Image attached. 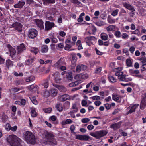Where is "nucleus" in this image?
<instances>
[{"label": "nucleus", "instance_id": "obj_1", "mask_svg": "<svg viewBox=\"0 0 146 146\" xmlns=\"http://www.w3.org/2000/svg\"><path fill=\"white\" fill-rule=\"evenodd\" d=\"M6 140L11 146H22L23 143L19 138L13 134L7 136Z\"/></svg>", "mask_w": 146, "mask_h": 146}, {"label": "nucleus", "instance_id": "obj_2", "mask_svg": "<svg viewBox=\"0 0 146 146\" xmlns=\"http://www.w3.org/2000/svg\"><path fill=\"white\" fill-rule=\"evenodd\" d=\"M44 134L45 141L46 142H49L50 144L53 145H56V141L54 139L53 135L52 133L45 131Z\"/></svg>", "mask_w": 146, "mask_h": 146}, {"label": "nucleus", "instance_id": "obj_3", "mask_svg": "<svg viewBox=\"0 0 146 146\" xmlns=\"http://www.w3.org/2000/svg\"><path fill=\"white\" fill-rule=\"evenodd\" d=\"M25 139L28 143L34 144L36 141L35 136L30 131H27L25 132Z\"/></svg>", "mask_w": 146, "mask_h": 146}, {"label": "nucleus", "instance_id": "obj_4", "mask_svg": "<svg viewBox=\"0 0 146 146\" xmlns=\"http://www.w3.org/2000/svg\"><path fill=\"white\" fill-rule=\"evenodd\" d=\"M11 27L14 28L19 32H21L22 31V25L21 24L17 22H15L12 24Z\"/></svg>", "mask_w": 146, "mask_h": 146}, {"label": "nucleus", "instance_id": "obj_5", "mask_svg": "<svg viewBox=\"0 0 146 146\" xmlns=\"http://www.w3.org/2000/svg\"><path fill=\"white\" fill-rule=\"evenodd\" d=\"M139 106V104H135L133 105H131L127 109V110L128 111L127 113V114L128 115L131 114L132 113L135 112V109L138 107Z\"/></svg>", "mask_w": 146, "mask_h": 146}, {"label": "nucleus", "instance_id": "obj_6", "mask_svg": "<svg viewBox=\"0 0 146 146\" xmlns=\"http://www.w3.org/2000/svg\"><path fill=\"white\" fill-rule=\"evenodd\" d=\"M66 46L64 47L65 50L68 51H72L74 50L73 49H71L73 45H74V44L73 42H71L70 40L67 39L66 41Z\"/></svg>", "mask_w": 146, "mask_h": 146}, {"label": "nucleus", "instance_id": "obj_7", "mask_svg": "<svg viewBox=\"0 0 146 146\" xmlns=\"http://www.w3.org/2000/svg\"><path fill=\"white\" fill-rule=\"evenodd\" d=\"M29 36H37L38 35L37 31L35 29L31 28L28 31Z\"/></svg>", "mask_w": 146, "mask_h": 146}, {"label": "nucleus", "instance_id": "obj_8", "mask_svg": "<svg viewBox=\"0 0 146 146\" xmlns=\"http://www.w3.org/2000/svg\"><path fill=\"white\" fill-rule=\"evenodd\" d=\"M35 22L36 23L37 26L40 29H43L44 28L43 22L42 20L36 19L35 20Z\"/></svg>", "mask_w": 146, "mask_h": 146}, {"label": "nucleus", "instance_id": "obj_9", "mask_svg": "<svg viewBox=\"0 0 146 146\" xmlns=\"http://www.w3.org/2000/svg\"><path fill=\"white\" fill-rule=\"evenodd\" d=\"M45 30L48 31L50 30L52 27H54L55 24L53 22L46 21L45 23Z\"/></svg>", "mask_w": 146, "mask_h": 146}, {"label": "nucleus", "instance_id": "obj_10", "mask_svg": "<svg viewBox=\"0 0 146 146\" xmlns=\"http://www.w3.org/2000/svg\"><path fill=\"white\" fill-rule=\"evenodd\" d=\"M89 75L87 74H79L76 75L75 77V79L77 80H79L81 79H87L89 77Z\"/></svg>", "mask_w": 146, "mask_h": 146}, {"label": "nucleus", "instance_id": "obj_11", "mask_svg": "<svg viewBox=\"0 0 146 146\" xmlns=\"http://www.w3.org/2000/svg\"><path fill=\"white\" fill-rule=\"evenodd\" d=\"M86 66L83 64L78 65L76 68V71L77 72H80L82 70H84L87 69Z\"/></svg>", "mask_w": 146, "mask_h": 146}, {"label": "nucleus", "instance_id": "obj_12", "mask_svg": "<svg viewBox=\"0 0 146 146\" xmlns=\"http://www.w3.org/2000/svg\"><path fill=\"white\" fill-rule=\"evenodd\" d=\"M129 72L131 75L137 77H139L141 76V75H137L139 73V71L138 70H134L130 69L129 70Z\"/></svg>", "mask_w": 146, "mask_h": 146}, {"label": "nucleus", "instance_id": "obj_13", "mask_svg": "<svg viewBox=\"0 0 146 146\" xmlns=\"http://www.w3.org/2000/svg\"><path fill=\"white\" fill-rule=\"evenodd\" d=\"M123 72L117 73L115 74V75L118 76V79L120 81H125V76H126L123 74Z\"/></svg>", "mask_w": 146, "mask_h": 146}, {"label": "nucleus", "instance_id": "obj_14", "mask_svg": "<svg viewBox=\"0 0 146 146\" xmlns=\"http://www.w3.org/2000/svg\"><path fill=\"white\" fill-rule=\"evenodd\" d=\"M6 46L9 49L11 56L13 57L14 56H15V54L16 53L15 50L14 48H13L10 44H7Z\"/></svg>", "mask_w": 146, "mask_h": 146}, {"label": "nucleus", "instance_id": "obj_15", "mask_svg": "<svg viewBox=\"0 0 146 146\" xmlns=\"http://www.w3.org/2000/svg\"><path fill=\"white\" fill-rule=\"evenodd\" d=\"M52 75L54 77V79L56 83H59L61 80V78H59V74L58 72H56L53 74Z\"/></svg>", "mask_w": 146, "mask_h": 146}, {"label": "nucleus", "instance_id": "obj_16", "mask_svg": "<svg viewBox=\"0 0 146 146\" xmlns=\"http://www.w3.org/2000/svg\"><path fill=\"white\" fill-rule=\"evenodd\" d=\"M107 133L106 130H100L97 131L98 139L104 136Z\"/></svg>", "mask_w": 146, "mask_h": 146}, {"label": "nucleus", "instance_id": "obj_17", "mask_svg": "<svg viewBox=\"0 0 146 146\" xmlns=\"http://www.w3.org/2000/svg\"><path fill=\"white\" fill-rule=\"evenodd\" d=\"M112 98L113 100L117 102H121V97L113 93L112 94Z\"/></svg>", "mask_w": 146, "mask_h": 146}, {"label": "nucleus", "instance_id": "obj_18", "mask_svg": "<svg viewBox=\"0 0 146 146\" xmlns=\"http://www.w3.org/2000/svg\"><path fill=\"white\" fill-rule=\"evenodd\" d=\"M122 5L124 7L129 10H134V7L129 4H128L126 2H123Z\"/></svg>", "mask_w": 146, "mask_h": 146}, {"label": "nucleus", "instance_id": "obj_19", "mask_svg": "<svg viewBox=\"0 0 146 146\" xmlns=\"http://www.w3.org/2000/svg\"><path fill=\"white\" fill-rule=\"evenodd\" d=\"M25 4V2L23 0L19 1L18 3L15 4L14 7L15 8H22Z\"/></svg>", "mask_w": 146, "mask_h": 146}, {"label": "nucleus", "instance_id": "obj_20", "mask_svg": "<svg viewBox=\"0 0 146 146\" xmlns=\"http://www.w3.org/2000/svg\"><path fill=\"white\" fill-rule=\"evenodd\" d=\"M35 58L34 57L29 58L28 60H26L25 62V64L26 65H31L33 62L35 60Z\"/></svg>", "mask_w": 146, "mask_h": 146}, {"label": "nucleus", "instance_id": "obj_21", "mask_svg": "<svg viewBox=\"0 0 146 146\" xmlns=\"http://www.w3.org/2000/svg\"><path fill=\"white\" fill-rule=\"evenodd\" d=\"M26 48L24 44H21L18 46L17 52L18 53H21Z\"/></svg>", "mask_w": 146, "mask_h": 146}, {"label": "nucleus", "instance_id": "obj_22", "mask_svg": "<svg viewBox=\"0 0 146 146\" xmlns=\"http://www.w3.org/2000/svg\"><path fill=\"white\" fill-rule=\"evenodd\" d=\"M59 98L60 100L62 101H64L70 98L69 96L67 94H64L60 96Z\"/></svg>", "mask_w": 146, "mask_h": 146}, {"label": "nucleus", "instance_id": "obj_23", "mask_svg": "<svg viewBox=\"0 0 146 146\" xmlns=\"http://www.w3.org/2000/svg\"><path fill=\"white\" fill-rule=\"evenodd\" d=\"M50 94L53 97L56 96L58 93V91L56 89L52 88L50 90Z\"/></svg>", "mask_w": 146, "mask_h": 146}, {"label": "nucleus", "instance_id": "obj_24", "mask_svg": "<svg viewBox=\"0 0 146 146\" xmlns=\"http://www.w3.org/2000/svg\"><path fill=\"white\" fill-rule=\"evenodd\" d=\"M78 109L75 104H72V106L71 108V111L74 113H76L78 111Z\"/></svg>", "mask_w": 146, "mask_h": 146}, {"label": "nucleus", "instance_id": "obj_25", "mask_svg": "<svg viewBox=\"0 0 146 146\" xmlns=\"http://www.w3.org/2000/svg\"><path fill=\"white\" fill-rule=\"evenodd\" d=\"M48 50V46L46 45H43L41 47V52L42 53H46Z\"/></svg>", "mask_w": 146, "mask_h": 146}, {"label": "nucleus", "instance_id": "obj_26", "mask_svg": "<svg viewBox=\"0 0 146 146\" xmlns=\"http://www.w3.org/2000/svg\"><path fill=\"white\" fill-rule=\"evenodd\" d=\"M120 125L121 124L119 123H115L111 125L110 128L113 129L114 130H116L119 127Z\"/></svg>", "mask_w": 146, "mask_h": 146}, {"label": "nucleus", "instance_id": "obj_27", "mask_svg": "<svg viewBox=\"0 0 146 146\" xmlns=\"http://www.w3.org/2000/svg\"><path fill=\"white\" fill-rule=\"evenodd\" d=\"M31 113V116L32 117H35L37 115V114L36 111V110L34 108H32Z\"/></svg>", "mask_w": 146, "mask_h": 146}, {"label": "nucleus", "instance_id": "obj_28", "mask_svg": "<svg viewBox=\"0 0 146 146\" xmlns=\"http://www.w3.org/2000/svg\"><path fill=\"white\" fill-rule=\"evenodd\" d=\"M82 82L81 80H77L75 82H72L69 84V86L71 87H73L76 85H77L78 84L81 83Z\"/></svg>", "mask_w": 146, "mask_h": 146}, {"label": "nucleus", "instance_id": "obj_29", "mask_svg": "<svg viewBox=\"0 0 146 146\" xmlns=\"http://www.w3.org/2000/svg\"><path fill=\"white\" fill-rule=\"evenodd\" d=\"M106 29L107 31H114L115 29V26L113 25H110L108 26L106 28Z\"/></svg>", "mask_w": 146, "mask_h": 146}, {"label": "nucleus", "instance_id": "obj_30", "mask_svg": "<svg viewBox=\"0 0 146 146\" xmlns=\"http://www.w3.org/2000/svg\"><path fill=\"white\" fill-rule=\"evenodd\" d=\"M28 89L30 90H32L33 91H36L38 90V88L37 86H34L33 85H32L28 86Z\"/></svg>", "mask_w": 146, "mask_h": 146}, {"label": "nucleus", "instance_id": "obj_31", "mask_svg": "<svg viewBox=\"0 0 146 146\" xmlns=\"http://www.w3.org/2000/svg\"><path fill=\"white\" fill-rule=\"evenodd\" d=\"M6 66L8 68L10 67L13 66V63L11 60H7L6 61Z\"/></svg>", "mask_w": 146, "mask_h": 146}, {"label": "nucleus", "instance_id": "obj_32", "mask_svg": "<svg viewBox=\"0 0 146 146\" xmlns=\"http://www.w3.org/2000/svg\"><path fill=\"white\" fill-rule=\"evenodd\" d=\"M146 106V101L142 100L140 106V108L141 110H143Z\"/></svg>", "mask_w": 146, "mask_h": 146}, {"label": "nucleus", "instance_id": "obj_33", "mask_svg": "<svg viewBox=\"0 0 146 146\" xmlns=\"http://www.w3.org/2000/svg\"><path fill=\"white\" fill-rule=\"evenodd\" d=\"M126 62V64L128 67H131L132 66V60L130 59H127Z\"/></svg>", "mask_w": 146, "mask_h": 146}, {"label": "nucleus", "instance_id": "obj_34", "mask_svg": "<svg viewBox=\"0 0 146 146\" xmlns=\"http://www.w3.org/2000/svg\"><path fill=\"white\" fill-rule=\"evenodd\" d=\"M49 80L46 79L43 81L42 85L44 86L45 88H47L49 86Z\"/></svg>", "mask_w": 146, "mask_h": 146}, {"label": "nucleus", "instance_id": "obj_35", "mask_svg": "<svg viewBox=\"0 0 146 146\" xmlns=\"http://www.w3.org/2000/svg\"><path fill=\"white\" fill-rule=\"evenodd\" d=\"M56 107L58 111H62L63 107L62 105L60 103L58 104L56 106Z\"/></svg>", "mask_w": 146, "mask_h": 146}, {"label": "nucleus", "instance_id": "obj_36", "mask_svg": "<svg viewBox=\"0 0 146 146\" xmlns=\"http://www.w3.org/2000/svg\"><path fill=\"white\" fill-rule=\"evenodd\" d=\"M30 98V99L31 100V101L32 103L35 105H37L38 104V101L36 100L35 97V96H33L31 98V97H29Z\"/></svg>", "mask_w": 146, "mask_h": 146}, {"label": "nucleus", "instance_id": "obj_37", "mask_svg": "<svg viewBox=\"0 0 146 146\" xmlns=\"http://www.w3.org/2000/svg\"><path fill=\"white\" fill-rule=\"evenodd\" d=\"M31 52H33L36 54L38 52L39 49L37 48L32 47L31 48Z\"/></svg>", "mask_w": 146, "mask_h": 146}, {"label": "nucleus", "instance_id": "obj_38", "mask_svg": "<svg viewBox=\"0 0 146 146\" xmlns=\"http://www.w3.org/2000/svg\"><path fill=\"white\" fill-rule=\"evenodd\" d=\"M35 79V78L33 76H31L26 78L25 80L26 82H29L33 81Z\"/></svg>", "mask_w": 146, "mask_h": 146}, {"label": "nucleus", "instance_id": "obj_39", "mask_svg": "<svg viewBox=\"0 0 146 146\" xmlns=\"http://www.w3.org/2000/svg\"><path fill=\"white\" fill-rule=\"evenodd\" d=\"M60 65H65L66 64L65 61L62 58H60L58 61Z\"/></svg>", "mask_w": 146, "mask_h": 146}, {"label": "nucleus", "instance_id": "obj_40", "mask_svg": "<svg viewBox=\"0 0 146 146\" xmlns=\"http://www.w3.org/2000/svg\"><path fill=\"white\" fill-rule=\"evenodd\" d=\"M132 34L136 35L138 36H140L141 35V33L139 30L138 29H136L134 31L132 32Z\"/></svg>", "mask_w": 146, "mask_h": 146}, {"label": "nucleus", "instance_id": "obj_41", "mask_svg": "<svg viewBox=\"0 0 146 146\" xmlns=\"http://www.w3.org/2000/svg\"><path fill=\"white\" fill-rule=\"evenodd\" d=\"M109 80L111 82H115L117 81V79L113 76H109Z\"/></svg>", "mask_w": 146, "mask_h": 146}, {"label": "nucleus", "instance_id": "obj_42", "mask_svg": "<svg viewBox=\"0 0 146 146\" xmlns=\"http://www.w3.org/2000/svg\"><path fill=\"white\" fill-rule=\"evenodd\" d=\"M123 70V68L122 67H118L116 68H115L114 69V71L115 72V74L117 73H119L120 72H121V71H122Z\"/></svg>", "mask_w": 146, "mask_h": 146}, {"label": "nucleus", "instance_id": "obj_43", "mask_svg": "<svg viewBox=\"0 0 146 146\" xmlns=\"http://www.w3.org/2000/svg\"><path fill=\"white\" fill-rule=\"evenodd\" d=\"M76 65V62H71V64L69 66V68L71 69H73L75 68Z\"/></svg>", "mask_w": 146, "mask_h": 146}, {"label": "nucleus", "instance_id": "obj_44", "mask_svg": "<svg viewBox=\"0 0 146 146\" xmlns=\"http://www.w3.org/2000/svg\"><path fill=\"white\" fill-rule=\"evenodd\" d=\"M126 11L124 9L122 8L121 9L119 13V14L120 15H126Z\"/></svg>", "mask_w": 146, "mask_h": 146}, {"label": "nucleus", "instance_id": "obj_45", "mask_svg": "<svg viewBox=\"0 0 146 146\" xmlns=\"http://www.w3.org/2000/svg\"><path fill=\"white\" fill-rule=\"evenodd\" d=\"M52 110V108H48L46 109H44V111L46 113H50Z\"/></svg>", "mask_w": 146, "mask_h": 146}, {"label": "nucleus", "instance_id": "obj_46", "mask_svg": "<svg viewBox=\"0 0 146 146\" xmlns=\"http://www.w3.org/2000/svg\"><path fill=\"white\" fill-rule=\"evenodd\" d=\"M90 139V137L86 135H82V140L88 141Z\"/></svg>", "mask_w": 146, "mask_h": 146}, {"label": "nucleus", "instance_id": "obj_47", "mask_svg": "<svg viewBox=\"0 0 146 146\" xmlns=\"http://www.w3.org/2000/svg\"><path fill=\"white\" fill-rule=\"evenodd\" d=\"M90 121V119L88 118H84L81 119V121L83 123H87Z\"/></svg>", "mask_w": 146, "mask_h": 146}, {"label": "nucleus", "instance_id": "obj_48", "mask_svg": "<svg viewBox=\"0 0 146 146\" xmlns=\"http://www.w3.org/2000/svg\"><path fill=\"white\" fill-rule=\"evenodd\" d=\"M2 118L3 122L5 123L7 120L8 117L6 115H4L2 116Z\"/></svg>", "mask_w": 146, "mask_h": 146}, {"label": "nucleus", "instance_id": "obj_49", "mask_svg": "<svg viewBox=\"0 0 146 146\" xmlns=\"http://www.w3.org/2000/svg\"><path fill=\"white\" fill-rule=\"evenodd\" d=\"M96 24L98 26H101L104 25V22L102 21H98L96 22Z\"/></svg>", "mask_w": 146, "mask_h": 146}, {"label": "nucleus", "instance_id": "obj_50", "mask_svg": "<svg viewBox=\"0 0 146 146\" xmlns=\"http://www.w3.org/2000/svg\"><path fill=\"white\" fill-rule=\"evenodd\" d=\"M57 119V117L54 115L51 116L49 118V120L52 121H55Z\"/></svg>", "mask_w": 146, "mask_h": 146}, {"label": "nucleus", "instance_id": "obj_51", "mask_svg": "<svg viewBox=\"0 0 146 146\" xmlns=\"http://www.w3.org/2000/svg\"><path fill=\"white\" fill-rule=\"evenodd\" d=\"M119 11L118 9H116L114 11L111 13V15L113 16H115L117 14V13Z\"/></svg>", "mask_w": 146, "mask_h": 146}, {"label": "nucleus", "instance_id": "obj_52", "mask_svg": "<svg viewBox=\"0 0 146 146\" xmlns=\"http://www.w3.org/2000/svg\"><path fill=\"white\" fill-rule=\"evenodd\" d=\"M140 60L141 61V62L144 65H146V58L142 57L141 58Z\"/></svg>", "mask_w": 146, "mask_h": 146}, {"label": "nucleus", "instance_id": "obj_53", "mask_svg": "<svg viewBox=\"0 0 146 146\" xmlns=\"http://www.w3.org/2000/svg\"><path fill=\"white\" fill-rule=\"evenodd\" d=\"M104 106L107 110H110L111 108V105H110V104H109L107 103L105 104H104Z\"/></svg>", "mask_w": 146, "mask_h": 146}, {"label": "nucleus", "instance_id": "obj_54", "mask_svg": "<svg viewBox=\"0 0 146 146\" xmlns=\"http://www.w3.org/2000/svg\"><path fill=\"white\" fill-rule=\"evenodd\" d=\"M46 2L50 3H55V0H43Z\"/></svg>", "mask_w": 146, "mask_h": 146}, {"label": "nucleus", "instance_id": "obj_55", "mask_svg": "<svg viewBox=\"0 0 146 146\" xmlns=\"http://www.w3.org/2000/svg\"><path fill=\"white\" fill-rule=\"evenodd\" d=\"M50 95V92L48 90L45 91L44 93V96L46 97H48Z\"/></svg>", "mask_w": 146, "mask_h": 146}, {"label": "nucleus", "instance_id": "obj_56", "mask_svg": "<svg viewBox=\"0 0 146 146\" xmlns=\"http://www.w3.org/2000/svg\"><path fill=\"white\" fill-rule=\"evenodd\" d=\"M53 85L56 87L58 88L59 90H60L61 91H62V90H61V89L64 88V87L63 86H60L58 85H56L55 84H53Z\"/></svg>", "mask_w": 146, "mask_h": 146}, {"label": "nucleus", "instance_id": "obj_57", "mask_svg": "<svg viewBox=\"0 0 146 146\" xmlns=\"http://www.w3.org/2000/svg\"><path fill=\"white\" fill-rule=\"evenodd\" d=\"M5 128L6 130L7 131H9L11 129V127L9 124L7 123L5 125Z\"/></svg>", "mask_w": 146, "mask_h": 146}, {"label": "nucleus", "instance_id": "obj_58", "mask_svg": "<svg viewBox=\"0 0 146 146\" xmlns=\"http://www.w3.org/2000/svg\"><path fill=\"white\" fill-rule=\"evenodd\" d=\"M87 129L89 130L90 131L92 130L94 127L92 124L89 125L87 126Z\"/></svg>", "mask_w": 146, "mask_h": 146}, {"label": "nucleus", "instance_id": "obj_59", "mask_svg": "<svg viewBox=\"0 0 146 146\" xmlns=\"http://www.w3.org/2000/svg\"><path fill=\"white\" fill-rule=\"evenodd\" d=\"M90 135L96 139H98V136L97 134V131L95 133H90Z\"/></svg>", "mask_w": 146, "mask_h": 146}, {"label": "nucleus", "instance_id": "obj_60", "mask_svg": "<svg viewBox=\"0 0 146 146\" xmlns=\"http://www.w3.org/2000/svg\"><path fill=\"white\" fill-rule=\"evenodd\" d=\"M92 99L94 100H97L100 99V98L99 96H95L92 97Z\"/></svg>", "mask_w": 146, "mask_h": 146}, {"label": "nucleus", "instance_id": "obj_61", "mask_svg": "<svg viewBox=\"0 0 146 146\" xmlns=\"http://www.w3.org/2000/svg\"><path fill=\"white\" fill-rule=\"evenodd\" d=\"M47 19L51 21H54L55 20V19L54 17H52L51 16H47Z\"/></svg>", "mask_w": 146, "mask_h": 146}, {"label": "nucleus", "instance_id": "obj_62", "mask_svg": "<svg viewBox=\"0 0 146 146\" xmlns=\"http://www.w3.org/2000/svg\"><path fill=\"white\" fill-rule=\"evenodd\" d=\"M54 67L57 68H59L60 66H61L59 63L58 61L57 62L55 63V64H54Z\"/></svg>", "mask_w": 146, "mask_h": 146}, {"label": "nucleus", "instance_id": "obj_63", "mask_svg": "<svg viewBox=\"0 0 146 146\" xmlns=\"http://www.w3.org/2000/svg\"><path fill=\"white\" fill-rule=\"evenodd\" d=\"M102 70V68L101 67L98 68L96 69L95 72L97 73H99L101 72Z\"/></svg>", "mask_w": 146, "mask_h": 146}, {"label": "nucleus", "instance_id": "obj_64", "mask_svg": "<svg viewBox=\"0 0 146 146\" xmlns=\"http://www.w3.org/2000/svg\"><path fill=\"white\" fill-rule=\"evenodd\" d=\"M108 22L110 24H112L115 22V20L112 19L111 18L109 19L108 20Z\"/></svg>", "mask_w": 146, "mask_h": 146}]
</instances>
